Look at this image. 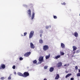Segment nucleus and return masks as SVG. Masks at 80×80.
<instances>
[{"instance_id":"2f4dec72","label":"nucleus","mask_w":80,"mask_h":80,"mask_svg":"<svg viewBox=\"0 0 80 80\" xmlns=\"http://www.w3.org/2000/svg\"><path fill=\"white\" fill-rule=\"evenodd\" d=\"M48 28H49V27H48V26H46V29H48Z\"/></svg>"},{"instance_id":"4468645a","label":"nucleus","mask_w":80,"mask_h":80,"mask_svg":"<svg viewBox=\"0 0 80 80\" xmlns=\"http://www.w3.org/2000/svg\"><path fill=\"white\" fill-rule=\"evenodd\" d=\"M53 70H54V68L53 67H51L50 68L49 71L51 72H52L53 71Z\"/></svg>"},{"instance_id":"58836bf2","label":"nucleus","mask_w":80,"mask_h":80,"mask_svg":"<svg viewBox=\"0 0 80 80\" xmlns=\"http://www.w3.org/2000/svg\"><path fill=\"white\" fill-rule=\"evenodd\" d=\"M75 52H74L73 54H75Z\"/></svg>"},{"instance_id":"a19ab883","label":"nucleus","mask_w":80,"mask_h":80,"mask_svg":"<svg viewBox=\"0 0 80 80\" xmlns=\"http://www.w3.org/2000/svg\"><path fill=\"white\" fill-rule=\"evenodd\" d=\"M15 74H16V72H15Z\"/></svg>"},{"instance_id":"c9c22d12","label":"nucleus","mask_w":80,"mask_h":80,"mask_svg":"<svg viewBox=\"0 0 80 80\" xmlns=\"http://www.w3.org/2000/svg\"><path fill=\"white\" fill-rule=\"evenodd\" d=\"M40 36L41 37H42V34H40Z\"/></svg>"},{"instance_id":"39448f33","label":"nucleus","mask_w":80,"mask_h":80,"mask_svg":"<svg viewBox=\"0 0 80 80\" xmlns=\"http://www.w3.org/2000/svg\"><path fill=\"white\" fill-rule=\"evenodd\" d=\"M30 54H31V52H28L24 54V57H28Z\"/></svg>"},{"instance_id":"e433bc0d","label":"nucleus","mask_w":80,"mask_h":80,"mask_svg":"<svg viewBox=\"0 0 80 80\" xmlns=\"http://www.w3.org/2000/svg\"><path fill=\"white\" fill-rule=\"evenodd\" d=\"M2 67L1 66L0 67V69H2Z\"/></svg>"},{"instance_id":"4c0bfd02","label":"nucleus","mask_w":80,"mask_h":80,"mask_svg":"<svg viewBox=\"0 0 80 80\" xmlns=\"http://www.w3.org/2000/svg\"><path fill=\"white\" fill-rule=\"evenodd\" d=\"M64 66H67V64L64 65Z\"/></svg>"},{"instance_id":"a878e982","label":"nucleus","mask_w":80,"mask_h":80,"mask_svg":"<svg viewBox=\"0 0 80 80\" xmlns=\"http://www.w3.org/2000/svg\"><path fill=\"white\" fill-rule=\"evenodd\" d=\"M23 58H22L21 57L19 58L20 60H23Z\"/></svg>"},{"instance_id":"f704fd0d","label":"nucleus","mask_w":80,"mask_h":80,"mask_svg":"<svg viewBox=\"0 0 80 80\" xmlns=\"http://www.w3.org/2000/svg\"><path fill=\"white\" fill-rule=\"evenodd\" d=\"M74 80V78H71V80Z\"/></svg>"},{"instance_id":"393cba45","label":"nucleus","mask_w":80,"mask_h":80,"mask_svg":"<svg viewBox=\"0 0 80 80\" xmlns=\"http://www.w3.org/2000/svg\"><path fill=\"white\" fill-rule=\"evenodd\" d=\"M61 4L63 5H66V3L65 2H64L63 3H62Z\"/></svg>"},{"instance_id":"20e7f679","label":"nucleus","mask_w":80,"mask_h":80,"mask_svg":"<svg viewBox=\"0 0 80 80\" xmlns=\"http://www.w3.org/2000/svg\"><path fill=\"white\" fill-rule=\"evenodd\" d=\"M38 60L40 62L42 63V62L43 61V57L41 56L39 57Z\"/></svg>"},{"instance_id":"c756f323","label":"nucleus","mask_w":80,"mask_h":80,"mask_svg":"<svg viewBox=\"0 0 80 80\" xmlns=\"http://www.w3.org/2000/svg\"><path fill=\"white\" fill-rule=\"evenodd\" d=\"M12 68L13 69H15V66L13 65L12 67Z\"/></svg>"},{"instance_id":"412c9836","label":"nucleus","mask_w":80,"mask_h":80,"mask_svg":"<svg viewBox=\"0 0 80 80\" xmlns=\"http://www.w3.org/2000/svg\"><path fill=\"white\" fill-rule=\"evenodd\" d=\"M60 55H64V53L63 52H60Z\"/></svg>"},{"instance_id":"f3484780","label":"nucleus","mask_w":80,"mask_h":80,"mask_svg":"<svg viewBox=\"0 0 80 80\" xmlns=\"http://www.w3.org/2000/svg\"><path fill=\"white\" fill-rule=\"evenodd\" d=\"M34 17H35V13L33 12V14H32V17L31 18L32 20H33V19L34 18Z\"/></svg>"},{"instance_id":"2eb2a0df","label":"nucleus","mask_w":80,"mask_h":80,"mask_svg":"<svg viewBox=\"0 0 80 80\" xmlns=\"http://www.w3.org/2000/svg\"><path fill=\"white\" fill-rule=\"evenodd\" d=\"M18 75H19V76H21V77H23V74L20 72H18Z\"/></svg>"},{"instance_id":"ea45409f","label":"nucleus","mask_w":80,"mask_h":80,"mask_svg":"<svg viewBox=\"0 0 80 80\" xmlns=\"http://www.w3.org/2000/svg\"><path fill=\"white\" fill-rule=\"evenodd\" d=\"M21 36H23L22 35H21Z\"/></svg>"},{"instance_id":"cd10ccee","label":"nucleus","mask_w":80,"mask_h":80,"mask_svg":"<svg viewBox=\"0 0 80 80\" xmlns=\"http://www.w3.org/2000/svg\"><path fill=\"white\" fill-rule=\"evenodd\" d=\"M80 52V50H78L76 51V53H78Z\"/></svg>"},{"instance_id":"4be33fe9","label":"nucleus","mask_w":80,"mask_h":80,"mask_svg":"<svg viewBox=\"0 0 80 80\" xmlns=\"http://www.w3.org/2000/svg\"><path fill=\"white\" fill-rule=\"evenodd\" d=\"M37 61L36 60H35L33 61V63H37Z\"/></svg>"},{"instance_id":"ddd939ff","label":"nucleus","mask_w":80,"mask_h":80,"mask_svg":"<svg viewBox=\"0 0 80 80\" xmlns=\"http://www.w3.org/2000/svg\"><path fill=\"white\" fill-rule=\"evenodd\" d=\"M72 48H73V51H75V50H77V47H76V46H72Z\"/></svg>"},{"instance_id":"9b49d317","label":"nucleus","mask_w":80,"mask_h":80,"mask_svg":"<svg viewBox=\"0 0 80 80\" xmlns=\"http://www.w3.org/2000/svg\"><path fill=\"white\" fill-rule=\"evenodd\" d=\"M74 36L76 37H78V33L77 32H75L74 33Z\"/></svg>"},{"instance_id":"9d476101","label":"nucleus","mask_w":80,"mask_h":80,"mask_svg":"<svg viewBox=\"0 0 80 80\" xmlns=\"http://www.w3.org/2000/svg\"><path fill=\"white\" fill-rule=\"evenodd\" d=\"M61 46L62 48H65V44H64L63 43H61Z\"/></svg>"},{"instance_id":"72a5a7b5","label":"nucleus","mask_w":80,"mask_h":80,"mask_svg":"<svg viewBox=\"0 0 80 80\" xmlns=\"http://www.w3.org/2000/svg\"><path fill=\"white\" fill-rule=\"evenodd\" d=\"M8 80H10V79H11V77L9 76V77L8 78Z\"/></svg>"},{"instance_id":"aec40b11","label":"nucleus","mask_w":80,"mask_h":80,"mask_svg":"<svg viewBox=\"0 0 80 80\" xmlns=\"http://www.w3.org/2000/svg\"><path fill=\"white\" fill-rule=\"evenodd\" d=\"M39 43H43V40L42 39H40L39 40Z\"/></svg>"},{"instance_id":"6e6552de","label":"nucleus","mask_w":80,"mask_h":80,"mask_svg":"<svg viewBox=\"0 0 80 80\" xmlns=\"http://www.w3.org/2000/svg\"><path fill=\"white\" fill-rule=\"evenodd\" d=\"M28 15L31 17V10H29L28 11Z\"/></svg>"},{"instance_id":"b1692460","label":"nucleus","mask_w":80,"mask_h":80,"mask_svg":"<svg viewBox=\"0 0 80 80\" xmlns=\"http://www.w3.org/2000/svg\"><path fill=\"white\" fill-rule=\"evenodd\" d=\"M44 69H47V68H48V66H45L44 67Z\"/></svg>"},{"instance_id":"0eeeda50","label":"nucleus","mask_w":80,"mask_h":80,"mask_svg":"<svg viewBox=\"0 0 80 80\" xmlns=\"http://www.w3.org/2000/svg\"><path fill=\"white\" fill-rule=\"evenodd\" d=\"M30 47L31 48H35V46H34V45H33V43L32 42L30 43Z\"/></svg>"},{"instance_id":"7ed1b4c3","label":"nucleus","mask_w":80,"mask_h":80,"mask_svg":"<svg viewBox=\"0 0 80 80\" xmlns=\"http://www.w3.org/2000/svg\"><path fill=\"white\" fill-rule=\"evenodd\" d=\"M34 34V32L33 31H31L29 34V38H32V37H33V35Z\"/></svg>"},{"instance_id":"f8f14e48","label":"nucleus","mask_w":80,"mask_h":80,"mask_svg":"<svg viewBox=\"0 0 80 80\" xmlns=\"http://www.w3.org/2000/svg\"><path fill=\"white\" fill-rule=\"evenodd\" d=\"M1 67L2 68H3V69H4L5 68V64H2L1 65Z\"/></svg>"},{"instance_id":"6ab92c4d","label":"nucleus","mask_w":80,"mask_h":80,"mask_svg":"<svg viewBox=\"0 0 80 80\" xmlns=\"http://www.w3.org/2000/svg\"><path fill=\"white\" fill-rule=\"evenodd\" d=\"M50 55L49 54L48 56H46V59H48L49 58H50Z\"/></svg>"},{"instance_id":"c85d7f7f","label":"nucleus","mask_w":80,"mask_h":80,"mask_svg":"<svg viewBox=\"0 0 80 80\" xmlns=\"http://www.w3.org/2000/svg\"><path fill=\"white\" fill-rule=\"evenodd\" d=\"M27 34V33L26 32H24V36H26V35Z\"/></svg>"},{"instance_id":"dca6fc26","label":"nucleus","mask_w":80,"mask_h":80,"mask_svg":"<svg viewBox=\"0 0 80 80\" xmlns=\"http://www.w3.org/2000/svg\"><path fill=\"white\" fill-rule=\"evenodd\" d=\"M72 75L71 73H69L67 74L65 77L66 78H68V77H70V76H71Z\"/></svg>"},{"instance_id":"f257e3e1","label":"nucleus","mask_w":80,"mask_h":80,"mask_svg":"<svg viewBox=\"0 0 80 80\" xmlns=\"http://www.w3.org/2000/svg\"><path fill=\"white\" fill-rule=\"evenodd\" d=\"M49 48V47L48 45H44L43 46V50L44 51H46V50H48Z\"/></svg>"},{"instance_id":"423d86ee","label":"nucleus","mask_w":80,"mask_h":80,"mask_svg":"<svg viewBox=\"0 0 80 80\" xmlns=\"http://www.w3.org/2000/svg\"><path fill=\"white\" fill-rule=\"evenodd\" d=\"M62 62H59L58 64V68H59V67H62Z\"/></svg>"},{"instance_id":"f03ea898","label":"nucleus","mask_w":80,"mask_h":80,"mask_svg":"<svg viewBox=\"0 0 80 80\" xmlns=\"http://www.w3.org/2000/svg\"><path fill=\"white\" fill-rule=\"evenodd\" d=\"M28 76H29V73H28V72H25L23 73V77H25V78L26 77H27Z\"/></svg>"},{"instance_id":"7c9ffc66","label":"nucleus","mask_w":80,"mask_h":80,"mask_svg":"<svg viewBox=\"0 0 80 80\" xmlns=\"http://www.w3.org/2000/svg\"><path fill=\"white\" fill-rule=\"evenodd\" d=\"M75 68L76 70H77L78 69V67H77V66H75Z\"/></svg>"},{"instance_id":"1a4fd4ad","label":"nucleus","mask_w":80,"mask_h":80,"mask_svg":"<svg viewBox=\"0 0 80 80\" xmlns=\"http://www.w3.org/2000/svg\"><path fill=\"white\" fill-rule=\"evenodd\" d=\"M60 78V76H59V74H58L56 76L55 78V80H58V78Z\"/></svg>"},{"instance_id":"bb28decb","label":"nucleus","mask_w":80,"mask_h":80,"mask_svg":"<svg viewBox=\"0 0 80 80\" xmlns=\"http://www.w3.org/2000/svg\"><path fill=\"white\" fill-rule=\"evenodd\" d=\"M77 77H80V73H78L77 74Z\"/></svg>"},{"instance_id":"473e14b6","label":"nucleus","mask_w":80,"mask_h":80,"mask_svg":"<svg viewBox=\"0 0 80 80\" xmlns=\"http://www.w3.org/2000/svg\"><path fill=\"white\" fill-rule=\"evenodd\" d=\"M1 80H4V77H2L1 78Z\"/></svg>"},{"instance_id":"a211bd4d","label":"nucleus","mask_w":80,"mask_h":80,"mask_svg":"<svg viewBox=\"0 0 80 80\" xmlns=\"http://www.w3.org/2000/svg\"><path fill=\"white\" fill-rule=\"evenodd\" d=\"M60 57H61V56L60 55H58L55 57V58H56V59H58V58H60Z\"/></svg>"},{"instance_id":"5701e85b","label":"nucleus","mask_w":80,"mask_h":80,"mask_svg":"<svg viewBox=\"0 0 80 80\" xmlns=\"http://www.w3.org/2000/svg\"><path fill=\"white\" fill-rule=\"evenodd\" d=\"M53 18H54V19H57V16H54Z\"/></svg>"},{"instance_id":"79ce46f5","label":"nucleus","mask_w":80,"mask_h":80,"mask_svg":"<svg viewBox=\"0 0 80 80\" xmlns=\"http://www.w3.org/2000/svg\"><path fill=\"white\" fill-rule=\"evenodd\" d=\"M66 73H68V72H66Z\"/></svg>"}]
</instances>
